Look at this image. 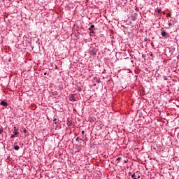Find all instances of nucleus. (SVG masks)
Wrapping results in <instances>:
<instances>
[{
    "label": "nucleus",
    "mask_w": 179,
    "mask_h": 179,
    "mask_svg": "<svg viewBox=\"0 0 179 179\" xmlns=\"http://www.w3.org/2000/svg\"><path fill=\"white\" fill-rule=\"evenodd\" d=\"M76 95L73 94L69 97L70 101H76V98L75 97Z\"/></svg>",
    "instance_id": "nucleus-1"
},
{
    "label": "nucleus",
    "mask_w": 179,
    "mask_h": 179,
    "mask_svg": "<svg viewBox=\"0 0 179 179\" xmlns=\"http://www.w3.org/2000/svg\"><path fill=\"white\" fill-rule=\"evenodd\" d=\"M161 36H162V37H166V36H167V32H166L163 28L161 29Z\"/></svg>",
    "instance_id": "nucleus-2"
},
{
    "label": "nucleus",
    "mask_w": 179,
    "mask_h": 179,
    "mask_svg": "<svg viewBox=\"0 0 179 179\" xmlns=\"http://www.w3.org/2000/svg\"><path fill=\"white\" fill-rule=\"evenodd\" d=\"M1 106H3V107H7L8 106V103L2 101L1 103H0Z\"/></svg>",
    "instance_id": "nucleus-3"
},
{
    "label": "nucleus",
    "mask_w": 179,
    "mask_h": 179,
    "mask_svg": "<svg viewBox=\"0 0 179 179\" xmlns=\"http://www.w3.org/2000/svg\"><path fill=\"white\" fill-rule=\"evenodd\" d=\"M14 149H15V150H19V149H20V148L17 145H15V146H14Z\"/></svg>",
    "instance_id": "nucleus-4"
},
{
    "label": "nucleus",
    "mask_w": 179,
    "mask_h": 179,
    "mask_svg": "<svg viewBox=\"0 0 179 179\" xmlns=\"http://www.w3.org/2000/svg\"><path fill=\"white\" fill-rule=\"evenodd\" d=\"M131 178H132L133 179H138V178H136V176H135V173H134V174L131 176Z\"/></svg>",
    "instance_id": "nucleus-5"
},
{
    "label": "nucleus",
    "mask_w": 179,
    "mask_h": 179,
    "mask_svg": "<svg viewBox=\"0 0 179 179\" xmlns=\"http://www.w3.org/2000/svg\"><path fill=\"white\" fill-rule=\"evenodd\" d=\"M92 29H94V25H91L89 30H92Z\"/></svg>",
    "instance_id": "nucleus-6"
},
{
    "label": "nucleus",
    "mask_w": 179,
    "mask_h": 179,
    "mask_svg": "<svg viewBox=\"0 0 179 179\" xmlns=\"http://www.w3.org/2000/svg\"><path fill=\"white\" fill-rule=\"evenodd\" d=\"M79 141H82V139L80 138L79 137H77V138H76V141H77V142H79Z\"/></svg>",
    "instance_id": "nucleus-7"
},
{
    "label": "nucleus",
    "mask_w": 179,
    "mask_h": 179,
    "mask_svg": "<svg viewBox=\"0 0 179 179\" xmlns=\"http://www.w3.org/2000/svg\"><path fill=\"white\" fill-rule=\"evenodd\" d=\"M2 132H3V129L0 128V135H1Z\"/></svg>",
    "instance_id": "nucleus-8"
},
{
    "label": "nucleus",
    "mask_w": 179,
    "mask_h": 179,
    "mask_svg": "<svg viewBox=\"0 0 179 179\" xmlns=\"http://www.w3.org/2000/svg\"><path fill=\"white\" fill-rule=\"evenodd\" d=\"M23 132H24V134H27V130L26 129H24Z\"/></svg>",
    "instance_id": "nucleus-9"
},
{
    "label": "nucleus",
    "mask_w": 179,
    "mask_h": 179,
    "mask_svg": "<svg viewBox=\"0 0 179 179\" xmlns=\"http://www.w3.org/2000/svg\"><path fill=\"white\" fill-rule=\"evenodd\" d=\"M14 135H15V136H16V135H19V132L15 131V134H14Z\"/></svg>",
    "instance_id": "nucleus-10"
},
{
    "label": "nucleus",
    "mask_w": 179,
    "mask_h": 179,
    "mask_svg": "<svg viewBox=\"0 0 179 179\" xmlns=\"http://www.w3.org/2000/svg\"><path fill=\"white\" fill-rule=\"evenodd\" d=\"M15 134H13V135L11 136V138H15Z\"/></svg>",
    "instance_id": "nucleus-11"
},
{
    "label": "nucleus",
    "mask_w": 179,
    "mask_h": 179,
    "mask_svg": "<svg viewBox=\"0 0 179 179\" xmlns=\"http://www.w3.org/2000/svg\"><path fill=\"white\" fill-rule=\"evenodd\" d=\"M116 160L120 161L121 160V158L118 157Z\"/></svg>",
    "instance_id": "nucleus-12"
},
{
    "label": "nucleus",
    "mask_w": 179,
    "mask_h": 179,
    "mask_svg": "<svg viewBox=\"0 0 179 179\" xmlns=\"http://www.w3.org/2000/svg\"><path fill=\"white\" fill-rule=\"evenodd\" d=\"M85 134V131H82V134L83 135Z\"/></svg>",
    "instance_id": "nucleus-13"
},
{
    "label": "nucleus",
    "mask_w": 179,
    "mask_h": 179,
    "mask_svg": "<svg viewBox=\"0 0 179 179\" xmlns=\"http://www.w3.org/2000/svg\"><path fill=\"white\" fill-rule=\"evenodd\" d=\"M136 178H137V179H138V178H141V176H138Z\"/></svg>",
    "instance_id": "nucleus-14"
},
{
    "label": "nucleus",
    "mask_w": 179,
    "mask_h": 179,
    "mask_svg": "<svg viewBox=\"0 0 179 179\" xmlns=\"http://www.w3.org/2000/svg\"><path fill=\"white\" fill-rule=\"evenodd\" d=\"M44 75H47V73H45Z\"/></svg>",
    "instance_id": "nucleus-15"
},
{
    "label": "nucleus",
    "mask_w": 179,
    "mask_h": 179,
    "mask_svg": "<svg viewBox=\"0 0 179 179\" xmlns=\"http://www.w3.org/2000/svg\"><path fill=\"white\" fill-rule=\"evenodd\" d=\"M15 131H16V127H15Z\"/></svg>",
    "instance_id": "nucleus-16"
},
{
    "label": "nucleus",
    "mask_w": 179,
    "mask_h": 179,
    "mask_svg": "<svg viewBox=\"0 0 179 179\" xmlns=\"http://www.w3.org/2000/svg\"><path fill=\"white\" fill-rule=\"evenodd\" d=\"M178 3H179V2H178Z\"/></svg>",
    "instance_id": "nucleus-17"
}]
</instances>
